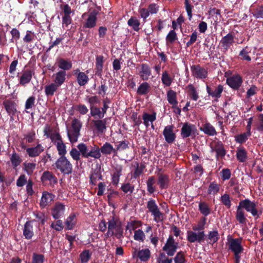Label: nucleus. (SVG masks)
<instances>
[{"label": "nucleus", "mask_w": 263, "mask_h": 263, "mask_svg": "<svg viewBox=\"0 0 263 263\" xmlns=\"http://www.w3.org/2000/svg\"><path fill=\"white\" fill-rule=\"evenodd\" d=\"M33 74V71L31 69L24 70L20 78V84L23 86L29 83Z\"/></svg>", "instance_id": "21"}, {"label": "nucleus", "mask_w": 263, "mask_h": 263, "mask_svg": "<svg viewBox=\"0 0 263 263\" xmlns=\"http://www.w3.org/2000/svg\"><path fill=\"white\" fill-rule=\"evenodd\" d=\"M54 195L53 194L48 192H43L40 200V206L42 208H45L54 200Z\"/></svg>", "instance_id": "20"}, {"label": "nucleus", "mask_w": 263, "mask_h": 263, "mask_svg": "<svg viewBox=\"0 0 263 263\" xmlns=\"http://www.w3.org/2000/svg\"><path fill=\"white\" fill-rule=\"evenodd\" d=\"M236 218L240 224H246L247 223V219L245 215V212L239 205L237 207Z\"/></svg>", "instance_id": "35"}, {"label": "nucleus", "mask_w": 263, "mask_h": 263, "mask_svg": "<svg viewBox=\"0 0 263 263\" xmlns=\"http://www.w3.org/2000/svg\"><path fill=\"white\" fill-rule=\"evenodd\" d=\"M207 92L208 94L214 98H219L221 97V94L223 91V86L219 85L214 89H211L208 86H206Z\"/></svg>", "instance_id": "28"}, {"label": "nucleus", "mask_w": 263, "mask_h": 263, "mask_svg": "<svg viewBox=\"0 0 263 263\" xmlns=\"http://www.w3.org/2000/svg\"><path fill=\"white\" fill-rule=\"evenodd\" d=\"M169 181L168 176L167 175L163 174L159 175L158 184L161 189L167 188L168 185Z\"/></svg>", "instance_id": "34"}, {"label": "nucleus", "mask_w": 263, "mask_h": 263, "mask_svg": "<svg viewBox=\"0 0 263 263\" xmlns=\"http://www.w3.org/2000/svg\"><path fill=\"white\" fill-rule=\"evenodd\" d=\"M213 151L216 152L217 158L223 157L226 155V151L221 143H218L213 149Z\"/></svg>", "instance_id": "48"}, {"label": "nucleus", "mask_w": 263, "mask_h": 263, "mask_svg": "<svg viewBox=\"0 0 263 263\" xmlns=\"http://www.w3.org/2000/svg\"><path fill=\"white\" fill-rule=\"evenodd\" d=\"M156 183V179L154 177L151 176L148 178L146 182L147 191L152 194L156 191L155 184Z\"/></svg>", "instance_id": "43"}, {"label": "nucleus", "mask_w": 263, "mask_h": 263, "mask_svg": "<svg viewBox=\"0 0 263 263\" xmlns=\"http://www.w3.org/2000/svg\"><path fill=\"white\" fill-rule=\"evenodd\" d=\"M167 100L173 106H176L178 104L177 100V93L173 90H169L167 92Z\"/></svg>", "instance_id": "37"}, {"label": "nucleus", "mask_w": 263, "mask_h": 263, "mask_svg": "<svg viewBox=\"0 0 263 263\" xmlns=\"http://www.w3.org/2000/svg\"><path fill=\"white\" fill-rule=\"evenodd\" d=\"M50 228L57 231H62L64 229V225L61 220L57 219L51 222Z\"/></svg>", "instance_id": "53"}, {"label": "nucleus", "mask_w": 263, "mask_h": 263, "mask_svg": "<svg viewBox=\"0 0 263 263\" xmlns=\"http://www.w3.org/2000/svg\"><path fill=\"white\" fill-rule=\"evenodd\" d=\"M3 105L9 115H13L16 112V104L14 102L10 100H6L4 101Z\"/></svg>", "instance_id": "29"}, {"label": "nucleus", "mask_w": 263, "mask_h": 263, "mask_svg": "<svg viewBox=\"0 0 263 263\" xmlns=\"http://www.w3.org/2000/svg\"><path fill=\"white\" fill-rule=\"evenodd\" d=\"M77 223L76 216L74 214L71 213L67 217L65 221L66 229L72 230Z\"/></svg>", "instance_id": "30"}, {"label": "nucleus", "mask_w": 263, "mask_h": 263, "mask_svg": "<svg viewBox=\"0 0 263 263\" xmlns=\"http://www.w3.org/2000/svg\"><path fill=\"white\" fill-rule=\"evenodd\" d=\"M178 247V242H176L172 236H170L162 250L170 256H173L176 253Z\"/></svg>", "instance_id": "6"}, {"label": "nucleus", "mask_w": 263, "mask_h": 263, "mask_svg": "<svg viewBox=\"0 0 263 263\" xmlns=\"http://www.w3.org/2000/svg\"><path fill=\"white\" fill-rule=\"evenodd\" d=\"M77 148L80 150L82 157L85 158L91 157L95 159H99L101 156L100 148L97 145H94L93 146H90L89 147L86 144L81 143L78 145Z\"/></svg>", "instance_id": "1"}, {"label": "nucleus", "mask_w": 263, "mask_h": 263, "mask_svg": "<svg viewBox=\"0 0 263 263\" xmlns=\"http://www.w3.org/2000/svg\"><path fill=\"white\" fill-rule=\"evenodd\" d=\"M206 219L205 217L201 218L196 225H194L192 229L194 231H203L206 223Z\"/></svg>", "instance_id": "51"}, {"label": "nucleus", "mask_w": 263, "mask_h": 263, "mask_svg": "<svg viewBox=\"0 0 263 263\" xmlns=\"http://www.w3.org/2000/svg\"><path fill=\"white\" fill-rule=\"evenodd\" d=\"M208 239L210 240L209 243L213 244L217 242L219 239V234L217 231H212L209 232L207 235Z\"/></svg>", "instance_id": "49"}, {"label": "nucleus", "mask_w": 263, "mask_h": 263, "mask_svg": "<svg viewBox=\"0 0 263 263\" xmlns=\"http://www.w3.org/2000/svg\"><path fill=\"white\" fill-rule=\"evenodd\" d=\"M161 80L162 83L166 86H170L173 81L172 79L171 78L166 71L163 72L162 74Z\"/></svg>", "instance_id": "54"}, {"label": "nucleus", "mask_w": 263, "mask_h": 263, "mask_svg": "<svg viewBox=\"0 0 263 263\" xmlns=\"http://www.w3.org/2000/svg\"><path fill=\"white\" fill-rule=\"evenodd\" d=\"M163 135L164 137L165 141L168 143H172L176 139V134L174 132V126L169 125L165 127Z\"/></svg>", "instance_id": "18"}, {"label": "nucleus", "mask_w": 263, "mask_h": 263, "mask_svg": "<svg viewBox=\"0 0 263 263\" xmlns=\"http://www.w3.org/2000/svg\"><path fill=\"white\" fill-rule=\"evenodd\" d=\"M108 231L105 234L107 237L116 236L117 238H120L123 235V229L121 222L114 217H110L107 222Z\"/></svg>", "instance_id": "2"}, {"label": "nucleus", "mask_w": 263, "mask_h": 263, "mask_svg": "<svg viewBox=\"0 0 263 263\" xmlns=\"http://www.w3.org/2000/svg\"><path fill=\"white\" fill-rule=\"evenodd\" d=\"M128 25L132 26L136 31H138L139 29L140 22L136 17H131L128 21Z\"/></svg>", "instance_id": "64"}, {"label": "nucleus", "mask_w": 263, "mask_h": 263, "mask_svg": "<svg viewBox=\"0 0 263 263\" xmlns=\"http://www.w3.org/2000/svg\"><path fill=\"white\" fill-rule=\"evenodd\" d=\"M65 205L61 202H57L51 209V215L55 219L61 218L64 214Z\"/></svg>", "instance_id": "10"}, {"label": "nucleus", "mask_w": 263, "mask_h": 263, "mask_svg": "<svg viewBox=\"0 0 263 263\" xmlns=\"http://www.w3.org/2000/svg\"><path fill=\"white\" fill-rule=\"evenodd\" d=\"M197 129L194 125L185 123L183 124L181 129V136L183 138L189 137L195 134Z\"/></svg>", "instance_id": "17"}, {"label": "nucleus", "mask_w": 263, "mask_h": 263, "mask_svg": "<svg viewBox=\"0 0 263 263\" xmlns=\"http://www.w3.org/2000/svg\"><path fill=\"white\" fill-rule=\"evenodd\" d=\"M138 74L143 81H147L152 78V71L150 67L146 64H142L138 68Z\"/></svg>", "instance_id": "11"}, {"label": "nucleus", "mask_w": 263, "mask_h": 263, "mask_svg": "<svg viewBox=\"0 0 263 263\" xmlns=\"http://www.w3.org/2000/svg\"><path fill=\"white\" fill-rule=\"evenodd\" d=\"M44 151V148L41 144H37L35 147L26 148V152L30 157H37Z\"/></svg>", "instance_id": "22"}, {"label": "nucleus", "mask_w": 263, "mask_h": 263, "mask_svg": "<svg viewBox=\"0 0 263 263\" xmlns=\"http://www.w3.org/2000/svg\"><path fill=\"white\" fill-rule=\"evenodd\" d=\"M251 135V132H247L235 136V141L239 143L245 142L248 137Z\"/></svg>", "instance_id": "55"}, {"label": "nucleus", "mask_w": 263, "mask_h": 263, "mask_svg": "<svg viewBox=\"0 0 263 263\" xmlns=\"http://www.w3.org/2000/svg\"><path fill=\"white\" fill-rule=\"evenodd\" d=\"M187 239L190 242H195L196 241L201 243L203 241L205 233L204 231H200L199 232H195L193 231H187Z\"/></svg>", "instance_id": "13"}, {"label": "nucleus", "mask_w": 263, "mask_h": 263, "mask_svg": "<svg viewBox=\"0 0 263 263\" xmlns=\"http://www.w3.org/2000/svg\"><path fill=\"white\" fill-rule=\"evenodd\" d=\"M90 114L93 117H98V118L101 119L104 117L103 114L101 112V109L96 106L90 107Z\"/></svg>", "instance_id": "57"}, {"label": "nucleus", "mask_w": 263, "mask_h": 263, "mask_svg": "<svg viewBox=\"0 0 263 263\" xmlns=\"http://www.w3.org/2000/svg\"><path fill=\"white\" fill-rule=\"evenodd\" d=\"M200 130L209 136H214L217 134L215 128L210 123L203 124L202 126L200 127Z\"/></svg>", "instance_id": "27"}, {"label": "nucleus", "mask_w": 263, "mask_h": 263, "mask_svg": "<svg viewBox=\"0 0 263 263\" xmlns=\"http://www.w3.org/2000/svg\"><path fill=\"white\" fill-rule=\"evenodd\" d=\"M237 158L241 162L246 161L247 159V152L243 147H239L236 154Z\"/></svg>", "instance_id": "47"}, {"label": "nucleus", "mask_w": 263, "mask_h": 263, "mask_svg": "<svg viewBox=\"0 0 263 263\" xmlns=\"http://www.w3.org/2000/svg\"><path fill=\"white\" fill-rule=\"evenodd\" d=\"M134 258H138L142 261H147L151 256V252L148 249L138 250L134 248L132 252Z\"/></svg>", "instance_id": "12"}, {"label": "nucleus", "mask_w": 263, "mask_h": 263, "mask_svg": "<svg viewBox=\"0 0 263 263\" xmlns=\"http://www.w3.org/2000/svg\"><path fill=\"white\" fill-rule=\"evenodd\" d=\"M44 136L49 138L51 142L55 145L62 141V137L60 134L55 130H53L50 127L46 125L44 129Z\"/></svg>", "instance_id": "8"}, {"label": "nucleus", "mask_w": 263, "mask_h": 263, "mask_svg": "<svg viewBox=\"0 0 263 263\" xmlns=\"http://www.w3.org/2000/svg\"><path fill=\"white\" fill-rule=\"evenodd\" d=\"M82 123L80 120L76 118L72 120L71 128L67 129V136L71 143L77 142L80 135V131Z\"/></svg>", "instance_id": "4"}, {"label": "nucleus", "mask_w": 263, "mask_h": 263, "mask_svg": "<svg viewBox=\"0 0 263 263\" xmlns=\"http://www.w3.org/2000/svg\"><path fill=\"white\" fill-rule=\"evenodd\" d=\"M242 83V78L239 74H234L227 79V83L234 89H238L241 86Z\"/></svg>", "instance_id": "15"}, {"label": "nucleus", "mask_w": 263, "mask_h": 263, "mask_svg": "<svg viewBox=\"0 0 263 263\" xmlns=\"http://www.w3.org/2000/svg\"><path fill=\"white\" fill-rule=\"evenodd\" d=\"M147 208L151 213L159 209L155 200L153 199H151L148 201L147 203Z\"/></svg>", "instance_id": "61"}, {"label": "nucleus", "mask_w": 263, "mask_h": 263, "mask_svg": "<svg viewBox=\"0 0 263 263\" xmlns=\"http://www.w3.org/2000/svg\"><path fill=\"white\" fill-rule=\"evenodd\" d=\"M133 166L135 169L133 172V176L134 178H137L142 174L145 166L144 164H139L138 162H135Z\"/></svg>", "instance_id": "40"}, {"label": "nucleus", "mask_w": 263, "mask_h": 263, "mask_svg": "<svg viewBox=\"0 0 263 263\" xmlns=\"http://www.w3.org/2000/svg\"><path fill=\"white\" fill-rule=\"evenodd\" d=\"M142 119L143 120V124L146 127H148L150 125L149 123L151 122L152 128L154 129L153 122L156 119V112H154L152 114L144 112L143 115Z\"/></svg>", "instance_id": "23"}, {"label": "nucleus", "mask_w": 263, "mask_h": 263, "mask_svg": "<svg viewBox=\"0 0 263 263\" xmlns=\"http://www.w3.org/2000/svg\"><path fill=\"white\" fill-rule=\"evenodd\" d=\"M54 165L57 169L63 174L69 175L72 172V165L65 156L59 157Z\"/></svg>", "instance_id": "5"}, {"label": "nucleus", "mask_w": 263, "mask_h": 263, "mask_svg": "<svg viewBox=\"0 0 263 263\" xmlns=\"http://www.w3.org/2000/svg\"><path fill=\"white\" fill-rule=\"evenodd\" d=\"M252 14L256 18H263V7L259 6L252 10Z\"/></svg>", "instance_id": "63"}, {"label": "nucleus", "mask_w": 263, "mask_h": 263, "mask_svg": "<svg viewBox=\"0 0 263 263\" xmlns=\"http://www.w3.org/2000/svg\"><path fill=\"white\" fill-rule=\"evenodd\" d=\"M10 160L12 165L14 167L18 166L22 161L20 156L15 152L12 154V156L10 158Z\"/></svg>", "instance_id": "60"}, {"label": "nucleus", "mask_w": 263, "mask_h": 263, "mask_svg": "<svg viewBox=\"0 0 263 263\" xmlns=\"http://www.w3.org/2000/svg\"><path fill=\"white\" fill-rule=\"evenodd\" d=\"M66 75L65 71L60 70L58 71L53 76L54 78L53 82L59 87L61 86L65 81Z\"/></svg>", "instance_id": "25"}, {"label": "nucleus", "mask_w": 263, "mask_h": 263, "mask_svg": "<svg viewBox=\"0 0 263 263\" xmlns=\"http://www.w3.org/2000/svg\"><path fill=\"white\" fill-rule=\"evenodd\" d=\"M151 86L147 82H143L141 84L138 88L137 93L139 95H145L148 93Z\"/></svg>", "instance_id": "42"}, {"label": "nucleus", "mask_w": 263, "mask_h": 263, "mask_svg": "<svg viewBox=\"0 0 263 263\" xmlns=\"http://www.w3.org/2000/svg\"><path fill=\"white\" fill-rule=\"evenodd\" d=\"M219 190V185L215 182H212L210 183L208 192L209 194H216Z\"/></svg>", "instance_id": "58"}, {"label": "nucleus", "mask_w": 263, "mask_h": 263, "mask_svg": "<svg viewBox=\"0 0 263 263\" xmlns=\"http://www.w3.org/2000/svg\"><path fill=\"white\" fill-rule=\"evenodd\" d=\"M122 170L123 166L120 164H116L114 166L111 175L112 182L114 184L117 185L118 184Z\"/></svg>", "instance_id": "19"}, {"label": "nucleus", "mask_w": 263, "mask_h": 263, "mask_svg": "<svg viewBox=\"0 0 263 263\" xmlns=\"http://www.w3.org/2000/svg\"><path fill=\"white\" fill-rule=\"evenodd\" d=\"M233 42L234 36L231 33H229L223 37L220 41L221 46L226 50H227L233 44Z\"/></svg>", "instance_id": "26"}, {"label": "nucleus", "mask_w": 263, "mask_h": 263, "mask_svg": "<svg viewBox=\"0 0 263 263\" xmlns=\"http://www.w3.org/2000/svg\"><path fill=\"white\" fill-rule=\"evenodd\" d=\"M100 152L104 155H109L112 153H117V150L109 143L106 142L100 148Z\"/></svg>", "instance_id": "33"}, {"label": "nucleus", "mask_w": 263, "mask_h": 263, "mask_svg": "<svg viewBox=\"0 0 263 263\" xmlns=\"http://www.w3.org/2000/svg\"><path fill=\"white\" fill-rule=\"evenodd\" d=\"M186 88L188 90L189 95L191 99L194 101H197L199 98V96L197 91H196L194 86L192 84H189L186 87Z\"/></svg>", "instance_id": "50"}, {"label": "nucleus", "mask_w": 263, "mask_h": 263, "mask_svg": "<svg viewBox=\"0 0 263 263\" xmlns=\"http://www.w3.org/2000/svg\"><path fill=\"white\" fill-rule=\"evenodd\" d=\"M41 180L43 182L48 181L50 183H54L57 182V180L55 176L49 171L44 172L41 177Z\"/></svg>", "instance_id": "38"}, {"label": "nucleus", "mask_w": 263, "mask_h": 263, "mask_svg": "<svg viewBox=\"0 0 263 263\" xmlns=\"http://www.w3.org/2000/svg\"><path fill=\"white\" fill-rule=\"evenodd\" d=\"M33 227L31 224V221H27L25 224L23 235L26 239H31L33 236Z\"/></svg>", "instance_id": "31"}, {"label": "nucleus", "mask_w": 263, "mask_h": 263, "mask_svg": "<svg viewBox=\"0 0 263 263\" xmlns=\"http://www.w3.org/2000/svg\"><path fill=\"white\" fill-rule=\"evenodd\" d=\"M251 49L250 48L248 47H246L243 49H242L240 53L239 56H240V58L241 60H246L248 61H250L251 60V57L249 56V54L251 52Z\"/></svg>", "instance_id": "45"}, {"label": "nucleus", "mask_w": 263, "mask_h": 263, "mask_svg": "<svg viewBox=\"0 0 263 263\" xmlns=\"http://www.w3.org/2000/svg\"><path fill=\"white\" fill-rule=\"evenodd\" d=\"M151 214L154 217V220L157 223L162 221L164 219V214L160 211L159 209Z\"/></svg>", "instance_id": "52"}, {"label": "nucleus", "mask_w": 263, "mask_h": 263, "mask_svg": "<svg viewBox=\"0 0 263 263\" xmlns=\"http://www.w3.org/2000/svg\"><path fill=\"white\" fill-rule=\"evenodd\" d=\"M104 63V58L102 55H98L96 58V69L97 73L100 74L102 71L103 65Z\"/></svg>", "instance_id": "56"}, {"label": "nucleus", "mask_w": 263, "mask_h": 263, "mask_svg": "<svg viewBox=\"0 0 263 263\" xmlns=\"http://www.w3.org/2000/svg\"><path fill=\"white\" fill-rule=\"evenodd\" d=\"M36 166L35 162L25 161L23 163V170L28 175H31Z\"/></svg>", "instance_id": "36"}, {"label": "nucleus", "mask_w": 263, "mask_h": 263, "mask_svg": "<svg viewBox=\"0 0 263 263\" xmlns=\"http://www.w3.org/2000/svg\"><path fill=\"white\" fill-rule=\"evenodd\" d=\"M241 238H228L229 249L234 254H240L243 250L241 245Z\"/></svg>", "instance_id": "9"}, {"label": "nucleus", "mask_w": 263, "mask_h": 263, "mask_svg": "<svg viewBox=\"0 0 263 263\" xmlns=\"http://www.w3.org/2000/svg\"><path fill=\"white\" fill-rule=\"evenodd\" d=\"M106 119L93 120L92 123L95 129L99 132L103 133L106 129Z\"/></svg>", "instance_id": "32"}, {"label": "nucleus", "mask_w": 263, "mask_h": 263, "mask_svg": "<svg viewBox=\"0 0 263 263\" xmlns=\"http://www.w3.org/2000/svg\"><path fill=\"white\" fill-rule=\"evenodd\" d=\"M97 12L96 11L91 12L89 15L88 18L84 25V27L91 28L96 25Z\"/></svg>", "instance_id": "24"}, {"label": "nucleus", "mask_w": 263, "mask_h": 263, "mask_svg": "<svg viewBox=\"0 0 263 263\" xmlns=\"http://www.w3.org/2000/svg\"><path fill=\"white\" fill-rule=\"evenodd\" d=\"M69 154L73 160L78 161L80 159V156L81 154L80 152V150L75 147L71 148L69 152Z\"/></svg>", "instance_id": "62"}, {"label": "nucleus", "mask_w": 263, "mask_h": 263, "mask_svg": "<svg viewBox=\"0 0 263 263\" xmlns=\"http://www.w3.org/2000/svg\"><path fill=\"white\" fill-rule=\"evenodd\" d=\"M86 73L81 72L79 69H76L73 70V73L77 77V82L80 86H84L86 85L89 81V77L87 75L88 70Z\"/></svg>", "instance_id": "16"}, {"label": "nucleus", "mask_w": 263, "mask_h": 263, "mask_svg": "<svg viewBox=\"0 0 263 263\" xmlns=\"http://www.w3.org/2000/svg\"><path fill=\"white\" fill-rule=\"evenodd\" d=\"M58 154L60 156V157H62L63 156H65V155L67 153L66 147L63 140L61 142L57 143L55 144Z\"/></svg>", "instance_id": "46"}, {"label": "nucleus", "mask_w": 263, "mask_h": 263, "mask_svg": "<svg viewBox=\"0 0 263 263\" xmlns=\"http://www.w3.org/2000/svg\"><path fill=\"white\" fill-rule=\"evenodd\" d=\"M59 86L54 82L47 85L45 87V92L47 96H52L58 90Z\"/></svg>", "instance_id": "39"}, {"label": "nucleus", "mask_w": 263, "mask_h": 263, "mask_svg": "<svg viewBox=\"0 0 263 263\" xmlns=\"http://www.w3.org/2000/svg\"><path fill=\"white\" fill-rule=\"evenodd\" d=\"M61 8L64 13L62 22V27L65 28L67 27L68 25L71 23L72 19L71 14L72 13V14H73L74 12L71 10L70 7L68 4L61 6Z\"/></svg>", "instance_id": "7"}, {"label": "nucleus", "mask_w": 263, "mask_h": 263, "mask_svg": "<svg viewBox=\"0 0 263 263\" xmlns=\"http://www.w3.org/2000/svg\"><path fill=\"white\" fill-rule=\"evenodd\" d=\"M199 210L201 214L206 216L211 213V210L208 204L205 202H200L199 203Z\"/></svg>", "instance_id": "44"}, {"label": "nucleus", "mask_w": 263, "mask_h": 263, "mask_svg": "<svg viewBox=\"0 0 263 263\" xmlns=\"http://www.w3.org/2000/svg\"><path fill=\"white\" fill-rule=\"evenodd\" d=\"M58 66L60 68L64 70L63 71L68 70L72 67V63L71 61L63 59H60L58 62Z\"/></svg>", "instance_id": "41"}, {"label": "nucleus", "mask_w": 263, "mask_h": 263, "mask_svg": "<svg viewBox=\"0 0 263 263\" xmlns=\"http://www.w3.org/2000/svg\"><path fill=\"white\" fill-rule=\"evenodd\" d=\"M191 70L192 76L197 79H204L208 76L206 69L199 65L191 66Z\"/></svg>", "instance_id": "14"}, {"label": "nucleus", "mask_w": 263, "mask_h": 263, "mask_svg": "<svg viewBox=\"0 0 263 263\" xmlns=\"http://www.w3.org/2000/svg\"><path fill=\"white\" fill-rule=\"evenodd\" d=\"M80 257L82 263H86L91 257V253L89 250H86L80 254Z\"/></svg>", "instance_id": "59"}, {"label": "nucleus", "mask_w": 263, "mask_h": 263, "mask_svg": "<svg viewBox=\"0 0 263 263\" xmlns=\"http://www.w3.org/2000/svg\"><path fill=\"white\" fill-rule=\"evenodd\" d=\"M238 205L242 209H245L247 212L250 213L255 218H258L262 213L257 202L252 201L249 199L241 200Z\"/></svg>", "instance_id": "3"}]
</instances>
